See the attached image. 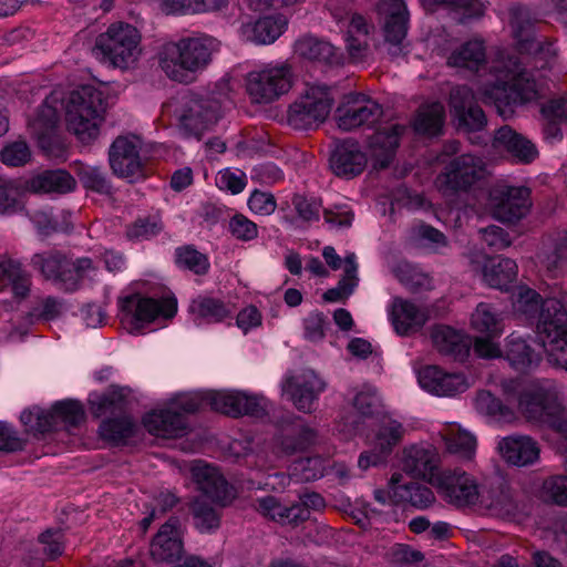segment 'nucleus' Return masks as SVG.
Wrapping results in <instances>:
<instances>
[{"instance_id": "1", "label": "nucleus", "mask_w": 567, "mask_h": 567, "mask_svg": "<svg viewBox=\"0 0 567 567\" xmlns=\"http://www.w3.org/2000/svg\"><path fill=\"white\" fill-rule=\"evenodd\" d=\"M516 307L535 326L549 363L567 371V311L555 299L543 300L533 289L520 287Z\"/></svg>"}, {"instance_id": "2", "label": "nucleus", "mask_w": 567, "mask_h": 567, "mask_svg": "<svg viewBox=\"0 0 567 567\" xmlns=\"http://www.w3.org/2000/svg\"><path fill=\"white\" fill-rule=\"evenodd\" d=\"M489 72L494 80L483 84L478 93L484 103L495 105L501 116L512 115L516 105L535 99L536 81L517 56L501 54Z\"/></svg>"}, {"instance_id": "3", "label": "nucleus", "mask_w": 567, "mask_h": 567, "mask_svg": "<svg viewBox=\"0 0 567 567\" xmlns=\"http://www.w3.org/2000/svg\"><path fill=\"white\" fill-rule=\"evenodd\" d=\"M217 45L216 39L208 35L186 37L167 42L158 52V65L172 81L192 83L197 73L210 63Z\"/></svg>"}, {"instance_id": "4", "label": "nucleus", "mask_w": 567, "mask_h": 567, "mask_svg": "<svg viewBox=\"0 0 567 567\" xmlns=\"http://www.w3.org/2000/svg\"><path fill=\"white\" fill-rule=\"evenodd\" d=\"M63 103L68 131L84 144L96 140L105 113L102 92L83 85L71 91Z\"/></svg>"}, {"instance_id": "5", "label": "nucleus", "mask_w": 567, "mask_h": 567, "mask_svg": "<svg viewBox=\"0 0 567 567\" xmlns=\"http://www.w3.org/2000/svg\"><path fill=\"white\" fill-rule=\"evenodd\" d=\"M31 265L47 280L52 281L60 289L68 292L80 289L84 279H93L97 269L92 259L87 257L72 260L58 250L33 255Z\"/></svg>"}, {"instance_id": "6", "label": "nucleus", "mask_w": 567, "mask_h": 567, "mask_svg": "<svg viewBox=\"0 0 567 567\" xmlns=\"http://www.w3.org/2000/svg\"><path fill=\"white\" fill-rule=\"evenodd\" d=\"M140 42L141 35L135 27L116 22L96 38L94 52L103 63L128 70L135 65L142 53Z\"/></svg>"}, {"instance_id": "7", "label": "nucleus", "mask_w": 567, "mask_h": 567, "mask_svg": "<svg viewBox=\"0 0 567 567\" xmlns=\"http://www.w3.org/2000/svg\"><path fill=\"white\" fill-rule=\"evenodd\" d=\"M218 103L209 97L195 94L182 95L174 111L178 127L186 137L200 140L218 120Z\"/></svg>"}, {"instance_id": "8", "label": "nucleus", "mask_w": 567, "mask_h": 567, "mask_svg": "<svg viewBox=\"0 0 567 567\" xmlns=\"http://www.w3.org/2000/svg\"><path fill=\"white\" fill-rule=\"evenodd\" d=\"M333 99L327 86H310L288 110V124L295 130H313L330 114Z\"/></svg>"}, {"instance_id": "9", "label": "nucleus", "mask_w": 567, "mask_h": 567, "mask_svg": "<svg viewBox=\"0 0 567 567\" xmlns=\"http://www.w3.org/2000/svg\"><path fill=\"white\" fill-rule=\"evenodd\" d=\"M291 85L292 72L287 63L251 71L246 80L247 93L255 103H271L288 93Z\"/></svg>"}, {"instance_id": "10", "label": "nucleus", "mask_w": 567, "mask_h": 567, "mask_svg": "<svg viewBox=\"0 0 567 567\" xmlns=\"http://www.w3.org/2000/svg\"><path fill=\"white\" fill-rule=\"evenodd\" d=\"M563 395V386L553 380H543L520 393L518 405L528 421L544 425L554 409L559 406Z\"/></svg>"}, {"instance_id": "11", "label": "nucleus", "mask_w": 567, "mask_h": 567, "mask_svg": "<svg viewBox=\"0 0 567 567\" xmlns=\"http://www.w3.org/2000/svg\"><path fill=\"white\" fill-rule=\"evenodd\" d=\"M487 174L482 157L463 154L453 158L436 177V185L444 194L467 190Z\"/></svg>"}, {"instance_id": "12", "label": "nucleus", "mask_w": 567, "mask_h": 567, "mask_svg": "<svg viewBox=\"0 0 567 567\" xmlns=\"http://www.w3.org/2000/svg\"><path fill=\"white\" fill-rule=\"evenodd\" d=\"M176 311L175 298L154 299L136 293L121 301L122 321L132 324L133 330H138L157 318L171 319Z\"/></svg>"}, {"instance_id": "13", "label": "nucleus", "mask_w": 567, "mask_h": 567, "mask_svg": "<svg viewBox=\"0 0 567 567\" xmlns=\"http://www.w3.org/2000/svg\"><path fill=\"white\" fill-rule=\"evenodd\" d=\"M382 106L373 99L355 93L346 95L336 110L340 130L350 132L361 126H371L382 116Z\"/></svg>"}, {"instance_id": "14", "label": "nucleus", "mask_w": 567, "mask_h": 567, "mask_svg": "<svg viewBox=\"0 0 567 567\" xmlns=\"http://www.w3.org/2000/svg\"><path fill=\"white\" fill-rule=\"evenodd\" d=\"M493 216L504 223L524 218L532 206L530 190L524 186L499 185L489 193Z\"/></svg>"}, {"instance_id": "15", "label": "nucleus", "mask_w": 567, "mask_h": 567, "mask_svg": "<svg viewBox=\"0 0 567 567\" xmlns=\"http://www.w3.org/2000/svg\"><path fill=\"white\" fill-rule=\"evenodd\" d=\"M140 151L141 141L136 136H117L109 148V163L113 174L130 182L143 178Z\"/></svg>"}, {"instance_id": "16", "label": "nucleus", "mask_w": 567, "mask_h": 567, "mask_svg": "<svg viewBox=\"0 0 567 567\" xmlns=\"http://www.w3.org/2000/svg\"><path fill=\"white\" fill-rule=\"evenodd\" d=\"M383 50L391 58L405 55L408 51L405 50L404 40L409 22V11L405 2L403 0H386L383 2Z\"/></svg>"}, {"instance_id": "17", "label": "nucleus", "mask_w": 567, "mask_h": 567, "mask_svg": "<svg viewBox=\"0 0 567 567\" xmlns=\"http://www.w3.org/2000/svg\"><path fill=\"white\" fill-rule=\"evenodd\" d=\"M206 400L212 410L231 416H262L267 411L265 398L241 391H207Z\"/></svg>"}, {"instance_id": "18", "label": "nucleus", "mask_w": 567, "mask_h": 567, "mask_svg": "<svg viewBox=\"0 0 567 567\" xmlns=\"http://www.w3.org/2000/svg\"><path fill=\"white\" fill-rule=\"evenodd\" d=\"M437 487L445 501L456 507L477 506L481 486L467 473L444 471L437 477Z\"/></svg>"}, {"instance_id": "19", "label": "nucleus", "mask_w": 567, "mask_h": 567, "mask_svg": "<svg viewBox=\"0 0 567 567\" xmlns=\"http://www.w3.org/2000/svg\"><path fill=\"white\" fill-rule=\"evenodd\" d=\"M450 106L457 121V128L465 132H477L485 127L487 120L483 110L474 104V93L466 85L451 90Z\"/></svg>"}, {"instance_id": "20", "label": "nucleus", "mask_w": 567, "mask_h": 567, "mask_svg": "<svg viewBox=\"0 0 567 567\" xmlns=\"http://www.w3.org/2000/svg\"><path fill=\"white\" fill-rule=\"evenodd\" d=\"M404 132V125L393 123L378 128L368 136L365 146L375 169L386 168L391 164Z\"/></svg>"}, {"instance_id": "21", "label": "nucleus", "mask_w": 567, "mask_h": 567, "mask_svg": "<svg viewBox=\"0 0 567 567\" xmlns=\"http://www.w3.org/2000/svg\"><path fill=\"white\" fill-rule=\"evenodd\" d=\"M324 388L326 383L311 370L287 378L282 385L284 393L293 405L306 413L311 412L313 403Z\"/></svg>"}, {"instance_id": "22", "label": "nucleus", "mask_w": 567, "mask_h": 567, "mask_svg": "<svg viewBox=\"0 0 567 567\" xmlns=\"http://www.w3.org/2000/svg\"><path fill=\"white\" fill-rule=\"evenodd\" d=\"M152 558L157 563H174L183 555L181 522L171 517L163 524L150 545Z\"/></svg>"}, {"instance_id": "23", "label": "nucleus", "mask_w": 567, "mask_h": 567, "mask_svg": "<svg viewBox=\"0 0 567 567\" xmlns=\"http://www.w3.org/2000/svg\"><path fill=\"white\" fill-rule=\"evenodd\" d=\"M419 383L422 389L437 396H453L468 388L467 380L462 373H447L436 365L421 369Z\"/></svg>"}, {"instance_id": "24", "label": "nucleus", "mask_w": 567, "mask_h": 567, "mask_svg": "<svg viewBox=\"0 0 567 567\" xmlns=\"http://www.w3.org/2000/svg\"><path fill=\"white\" fill-rule=\"evenodd\" d=\"M477 507L498 517H509L517 511V504L512 489L501 478L493 480L481 486Z\"/></svg>"}, {"instance_id": "25", "label": "nucleus", "mask_w": 567, "mask_h": 567, "mask_svg": "<svg viewBox=\"0 0 567 567\" xmlns=\"http://www.w3.org/2000/svg\"><path fill=\"white\" fill-rule=\"evenodd\" d=\"M439 454L431 446L413 445L403 452V471L412 477L437 482L442 472L439 471Z\"/></svg>"}, {"instance_id": "26", "label": "nucleus", "mask_w": 567, "mask_h": 567, "mask_svg": "<svg viewBox=\"0 0 567 567\" xmlns=\"http://www.w3.org/2000/svg\"><path fill=\"white\" fill-rule=\"evenodd\" d=\"M192 480L197 485L200 495L215 503L226 502L229 497L228 484L219 471L203 462L194 461L190 466Z\"/></svg>"}, {"instance_id": "27", "label": "nucleus", "mask_w": 567, "mask_h": 567, "mask_svg": "<svg viewBox=\"0 0 567 567\" xmlns=\"http://www.w3.org/2000/svg\"><path fill=\"white\" fill-rule=\"evenodd\" d=\"M368 163L367 154L361 151L355 141H344L336 147L330 156L332 172L347 179L360 175Z\"/></svg>"}, {"instance_id": "28", "label": "nucleus", "mask_w": 567, "mask_h": 567, "mask_svg": "<svg viewBox=\"0 0 567 567\" xmlns=\"http://www.w3.org/2000/svg\"><path fill=\"white\" fill-rule=\"evenodd\" d=\"M143 424L152 435L163 439L182 436L187 429L186 416L171 406L147 413Z\"/></svg>"}, {"instance_id": "29", "label": "nucleus", "mask_w": 567, "mask_h": 567, "mask_svg": "<svg viewBox=\"0 0 567 567\" xmlns=\"http://www.w3.org/2000/svg\"><path fill=\"white\" fill-rule=\"evenodd\" d=\"M505 461L516 466L534 464L539 458L538 443L529 436L512 435L504 437L498 444Z\"/></svg>"}, {"instance_id": "30", "label": "nucleus", "mask_w": 567, "mask_h": 567, "mask_svg": "<svg viewBox=\"0 0 567 567\" xmlns=\"http://www.w3.org/2000/svg\"><path fill=\"white\" fill-rule=\"evenodd\" d=\"M188 313L193 321L200 326L223 322L231 317L233 309L221 299L199 295L189 302Z\"/></svg>"}, {"instance_id": "31", "label": "nucleus", "mask_w": 567, "mask_h": 567, "mask_svg": "<svg viewBox=\"0 0 567 567\" xmlns=\"http://www.w3.org/2000/svg\"><path fill=\"white\" fill-rule=\"evenodd\" d=\"M494 146L504 148L513 158L522 164H529L538 156L536 146L507 125L496 131Z\"/></svg>"}, {"instance_id": "32", "label": "nucleus", "mask_w": 567, "mask_h": 567, "mask_svg": "<svg viewBox=\"0 0 567 567\" xmlns=\"http://www.w3.org/2000/svg\"><path fill=\"white\" fill-rule=\"evenodd\" d=\"M390 319L394 330L402 336L413 333L421 329L426 315L417 306L402 298H394L390 310Z\"/></svg>"}, {"instance_id": "33", "label": "nucleus", "mask_w": 567, "mask_h": 567, "mask_svg": "<svg viewBox=\"0 0 567 567\" xmlns=\"http://www.w3.org/2000/svg\"><path fill=\"white\" fill-rule=\"evenodd\" d=\"M287 25V19L281 16L262 17L255 22L241 25V35L257 44H269L275 42Z\"/></svg>"}, {"instance_id": "34", "label": "nucleus", "mask_w": 567, "mask_h": 567, "mask_svg": "<svg viewBox=\"0 0 567 567\" xmlns=\"http://www.w3.org/2000/svg\"><path fill=\"white\" fill-rule=\"evenodd\" d=\"M431 338L440 353L450 355L456 361H464L470 353V340L450 327H434Z\"/></svg>"}, {"instance_id": "35", "label": "nucleus", "mask_w": 567, "mask_h": 567, "mask_svg": "<svg viewBox=\"0 0 567 567\" xmlns=\"http://www.w3.org/2000/svg\"><path fill=\"white\" fill-rule=\"evenodd\" d=\"M518 267L511 258H491L483 267V279L492 288L508 290L517 277Z\"/></svg>"}, {"instance_id": "36", "label": "nucleus", "mask_w": 567, "mask_h": 567, "mask_svg": "<svg viewBox=\"0 0 567 567\" xmlns=\"http://www.w3.org/2000/svg\"><path fill=\"white\" fill-rule=\"evenodd\" d=\"M505 358L511 367L519 372L536 367L540 360L539 354L525 339L514 334L506 339Z\"/></svg>"}, {"instance_id": "37", "label": "nucleus", "mask_w": 567, "mask_h": 567, "mask_svg": "<svg viewBox=\"0 0 567 567\" xmlns=\"http://www.w3.org/2000/svg\"><path fill=\"white\" fill-rule=\"evenodd\" d=\"M486 62L484 42L478 39L470 40L455 49L447 58V65L478 71Z\"/></svg>"}, {"instance_id": "38", "label": "nucleus", "mask_w": 567, "mask_h": 567, "mask_svg": "<svg viewBox=\"0 0 567 567\" xmlns=\"http://www.w3.org/2000/svg\"><path fill=\"white\" fill-rule=\"evenodd\" d=\"M295 51L305 59L326 64H339L341 61L340 54L331 43L315 37L299 39L295 44Z\"/></svg>"}, {"instance_id": "39", "label": "nucleus", "mask_w": 567, "mask_h": 567, "mask_svg": "<svg viewBox=\"0 0 567 567\" xmlns=\"http://www.w3.org/2000/svg\"><path fill=\"white\" fill-rule=\"evenodd\" d=\"M31 286L30 275L21 268L20 262L4 260L0 262V290L11 288L17 297L24 298Z\"/></svg>"}, {"instance_id": "40", "label": "nucleus", "mask_w": 567, "mask_h": 567, "mask_svg": "<svg viewBox=\"0 0 567 567\" xmlns=\"http://www.w3.org/2000/svg\"><path fill=\"white\" fill-rule=\"evenodd\" d=\"M445 118L443 104L433 102L420 106L413 121L416 133L434 136L441 133Z\"/></svg>"}, {"instance_id": "41", "label": "nucleus", "mask_w": 567, "mask_h": 567, "mask_svg": "<svg viewBox=\"0 0 567 567\" xmlns=\"http://www.w3.org/2000/svg\"><path fill=\"white\" fill-rule=\"evenodd\" d=\"M75 186L74 178L65 171H45L34 176L30 187L35 193H68Z\"/></svg>"}, {"instance_id": "42", "label": "nucleus", "mask_w": 567, "mask_h": 567, "mask_svg": "<svg viewBox=\"0 0 567 567\" xmlns=\"http://www.w3.org/2000/svg\"><path fill=\"white\" fill-rule=\"evenodd\" d=\"M215 505H225L223 503H215L203 496H197L190 504V511L194 519L195 527L202 532L207 533L215 530L220 525V514Z\"/></svg>"}, {"instance_id": "43", "label": "nucleus", "mask_w": 567, "mask_h": 567, "mask_svg": "<svg viewBox=\"0 0 567 567\" xmlns=\"http://www.w3.org/2000/svg\"><path fill=\"white\" fill-rule=\"evenodd\" d=\"M472 328L487 337H498L503 332V318L489 303L477 305L471 318Z\"/></svg>"}, {"instance_id": "44", "label": "nucleus", "mask_w": 567, "mask_h": 567, "mask_svg": "<svg viewBox=\"0 0 567 567\" xmlns=\"http://www.w3.org/2000/svg\"><path fill=\"white\" fill-rule=\"evenodd\" d=\"M446 450L463 460H472L476 451L475 436L456 426H449L442 434Z\"/></svg>"}, {"instance_id": "45", "label": "nucleus", "mask_w": 567, "mask_h": 567, "mask_svg": "<svg viewBox=\"0 0 567 567\" xmlns=\"http://www.w3.org/2000/svg\"><path fill=\"white\" fill-rule=\"evenodd\" d=\"M474 405L478 413L497 422H511L515 417L514 410L504 404L489 391L482 390L477 392L474 399Z\"/></svg>"}, {"instance_id": "46", "label": "nucleus", "mask_w": 567, "mask_h": 567, "mask_svg": "<svg viewBox=\"0 0 567 567\" xmlns=\"http://www.w3.org/2000/svg\"><path fill=\"white\" fill-rule=\"evenodd\" d=\"M404 429L402 424L392 419L382 420L375 434L371 441V445L382 453L390 455L401 440L403 439Z\"/></svg>"}, {"instance_id": "47", "label": "nucleus", "mask_w": 567, "mask_h": 567, "mask_svg": "<svg viewBox=\"0 0 567 567\" xmlns=\"http://www.w3.org/2000/svg\"><path fill=\"white\" fill-rule=\"evenodd\" d=\"M534 22L529 9L525 7H514L511 9V25L514 37L523 49L530 50L534 41Z\"/></svg>"}, {"instance_id": "48", "label": "nucleus", "mask_w": 567, "mask_h": 567, "mask_svg": "<svg viewBox=\"0 0 567 567\" xmlns=\"http://www.w3.org/2000/svg\"><path fill=\"white\" fill-rule=\"evenodd\" d=\"M344 262V274L337 287L328 289L323 293V299L328 302H337L347 299L353 292L358 284V266L354 261V255L347 256Z\"/></svg>"}, {"instance_id": "49", "label": "nucleus", "mask_w": 567, "mask_h": 567, "mask_svg": "<svg viewBox=\"0 0 567 567\" xmlns=\"http://www.w3.org/2000/svg\"><path fill=\"white\" fill-rule=\"evenodd\" d=\"M394 495L400 503H409L419 509H425L435 502L432 489L420 483H401V487L394 491Z\"/></svg>"}, {"instance_id": "50", "label": "nucleus", "mask_w": 567, "mask_h": 567, "mask_svg": "<svg viewBox=\"0 0 567 567\" xmlns=\"http://www.w3.org/2000/svg\"><path fill=\"white\" fill-rule=\"evenodd\" d=\"M135 423L128 415L104 420L100 425V434L104 440L120 443L134 435Z\"/></svg>"}, {"instance_id": "51", "label": "nucleus", "mask_w": 567, "mask_h": 567, "mask_svg": "<svg viewBox=\"0 0 567 567\" xmlns=\"http://www.w3.org/2000/svg\"><path fill=\"white\" fill-rule=\"evenodd\" d=\"M175 256L178 267L185 268L195 275L203 276L209 270L210 264L207 256L198 251L194 246L178 247Z\"/></svg>"}, {"instance_id": "52", "label": "nucleus", "mask_w": 567, "mask_h": 567, "mask_svg": "<svg viewBox=\"0 0 567 567\" xmlns=\"http://www.w3.org/2000/svg\"><path fill=\"white\" fill-rule=\"evenodd\" d=\"M76 174L85 188L99 194L111 193L112 185L102 167L81 164Z\"/></svg>"}, {"instance_id": "53", "label": "nucleus", "mask_w": 567, "mask_h": 567, "mask_svg": "<svg viewBox=\"0 0 567 567\" xmlns=\"http://www.w3.org/2000/svg\"><path fill=\"white\" fill-rule=\"evenodd\" d=\"M20 420L31 432L47 433L59 429L53 409L44 411L33 408L32 410L23 411Z\"/></svg>"}, {"instance_id": "54", "label": "nucleus", "mask_w": 567, "mask_h": 567, "mask_svg": "<svg viewBox=\"0 0 567 567\" xmlns=\"http://www.w3.org/2000/svg\"><path fill=\"white\" fill-rule=\"evenodd\" d=\"M395 276L412 292L430 289L432 286V280L426 274L409 264L399 265L395 269Z\"/></svg>"}, {"instance_id": "55", "label": "nucleus", "mask_w": 567, "mask_h": 567, "mask_svg": "<svg viewBox=\"0 0 567 567\" xmlns=\"http://www.w3.org/2000/svg\"><path fill=\"white\" fill-rule=\"evenodd\" d=\"M542 497L546 502L567 506V475L557 474L545 478L542 485Z\"/></svg>"}, {"instance_id": "56", "label": "nucleus", "mask_w": 567, "mask_h": 567, "mask_svg": "<svg viewBox=\"0 0 567 567\" xmlns=\"http://www.w3.org/2000/svg\"><path fill=\"white\" fill-rule=\"evenodd\" d=\"M22 209L23 203L16 183L0 176V214H14Z\"/></svg>"}, {"instance_id": "57", "label": "nucleus", "mask_w": 567, "mask_h": 567, "mask_svg": "<svg viewBox=\"0 0 567 567\" xmlns=\"http://www.w3.org/2000/svg\"><path fill=\"white\" fill-rule=\"evenodd\" d=\"M303 337L313 343L322 341L330 322L323 312L312 311L302 320Z\"/></svg>"}, {"instance_id": "58", "label": "nucleus", "mask_w": 567, "mask_h": 567, "mask_svg": "<svg viewBox=\"0 0 567 567\" xmlns=\"http://www.w3.org/2000/svg\"><path fill=\"white\" fill-rule=\"evenodd\" d=\"M52 409L58 422V427L60 423L75 427L84 420L83 408L75 401L59 402L55 403Z\"/></svg>"}, {"instance_id": "59", "label": "nucleus", "mask_w": 567, "mask_h": 567, "mask_svg": "<svg viewBox=\"0 0 567 567\" xmlns=\"http://www.w3.org/2000/svg\"><path fill=\"white\" fill-rule=\"evenodd\" d=\"M0 156L3 164L17 167L30 161L31 151L24 141H14L2 148Z\"/></svg>"}, {"instance_id": "60", "label": "nucleus", "mask_w": 567, "mask_h": 567, "mask_svg": "<svg viewBox=\"0 0 567 567\" xmlns=\"http://www.w3.org/2000/svg\"><path fill=\"white\" fill-rule=\"evenodd\" d=\"M391 564L400 567H410L423 560L421 551L413 549L405 544H394L386 553Z\"/></svg>"}, {"instance_id": "61", "label": "nucleus", "mask_w": 567, "mask_h": 567, "mask_svg": "<svg viewBox=\"0 0 567 567\" xmlns=\"http://www.w3.org/2000/svg\"><path fill=\"white\" fill-rule=\"evenodd\" d=\"M162 230V223L155 216L138 218L132 223L126 235L130 239L142 240L157 235Z\"/></svg>"}, {"instance_id": "62", "label": "nucleus", "mask_w": 567, "mask_h": 567, "mask_svg": "<svg viewBox=\"0 0 567 567\" xmlns=\"http://www.w3.org/2000/svg\"><path fill=\"white\" fill-rule=\"evenodd\" d=\"M292 475L300 481H316L323 475L321 461L318 457L297 460L292 465Z\"/></svg>"}, {"instance_id": "63", "label": "nucleus", "mask_w": 567, "mask_h": 567, "mask_svg": "<svg viewBox=\"0 0 567 567\" xmlns=\"http://www.w3.org/2000/svg\"><path fill=\"white\" fill-rule=\"evenodd\" d=\"M231 235L243 241H250L258 236L257 225L243 214H236L229 221Z\"/></svg>"}, {"instance_id": "64", "label": "nucleus", "mask_w": 567, "mask_h": 567, "mask_svg": "<svg viewBox=\"0 0 567 567\" xmlns=\"http://www.w3.org/2000/svg\"><path fill=\"white\" fill-rule=\"evenodd\" d=\"M481 239L495 251L503 250L511 246L512 239L507 231L496 225H491L478 230Z\"/></svg>"}]
</instances>
